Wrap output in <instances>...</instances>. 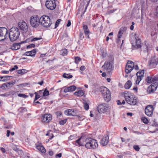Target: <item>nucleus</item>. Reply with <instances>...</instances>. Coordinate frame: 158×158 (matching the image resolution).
<instances>
[{
  "label": "nucleus",
  "instance_id": "1",
  "mask_svg": "<svg viewBox=\"0 0 158 158\" xmlns=\"http://www.w3.org/2000/svg\"><path fill=\"white\" fill-rule=\"evenodd\" d=\"M20 35L19 29L16 27L10 29L9 31V36L11 41H14L19 38Z\"/></svg>",
  "mask_w": 158,
  "mask_h": 158
},
{
  "label": "nucleus",
  "instance_id": "2",
  "mask_svg": "<svg viewBox=\"0 0 158 158\" xmlns=\"http://www.w3.org/2000/svg\"><path fill=\"white\" fill-rule=\"evenodd\" d=\"M113 59L112 57H110L105 62L102 67L104 71L110 72L113 69Z\"/></svg>",
  "mask_w": 158,
  "mask_h": 158
},
{
  "label": "nucleus",
  "instance_id": "3",
  "mask_svg": "<svg viewBox=\"0 0 158 158\" xmlns=\"http://www.w3.org/2000/svg\"><path fill=\"white\" fill-rule=\"evenodd\" d=\"M85 147L89 149H94L98 146L96 140L91 138H88L86 139Z\"/></svg>",
  "mask_w": 158,
  "mask_h": 158
},
{
  "label": "nucleus",
  "instance_id": "4",
  "mask_svg": "<svg viewBox=\"0 0 158 158\" xmlns=\"http://www.w3.org/2000/svg\"><path fill=\"white\" fill-rule=\"evenodd\" d=\"M134 68L136 70L139 69V68L137 65H135L133 62L130 60L128 61L125 68V73L127 74L130 73Z\"/></svg>",
  "mask_w": 158,
  "mask_h": 158
},
{
  "label": "nucleus",
  "instance_id": "5",
  "mask_svg": "<svg viewBox=\"0 0 158 158\" xmlns=\"http://www.w3.org/2000/svg\"><path fill=\"white\" fill-rule=\"evenodd\" d=\"M100 91L101 92L105 100L107 102L109 101L110 99V90L105 87H102L100 88Z\"/></svg>",
  "mask_w": 158,
  "mask_h": 158
},
{
  "label": "nucleus",
  "instance_id": "6",
  "mask_svg": "<svg viewBox=\"0 0 158 158\" xmlns=\"http://www.w3.org/2000/svg\"><path fill=\"white\" fill-rule=\"evenodd\" d=\"M40 23L43 27H48L51 25V22L49 17L46 15H43L40 18Z\"/></svg>",
  "mask_w": 158,
  "mask_h": 158
},
{
  "label": "nucleus",
  "instance_id": "7",
  "mask_svg": "<svg viewBox=\"0 0 158 158\" xmlns=\"http://www.w3.org/2000/svg\"><path fill=\"white\" fill-rule=\"evenodd\" d=\"M40 18L37 16H32L30 19V24L33 27H37L40 23Z\"/></svg>",
  "mask_w": 158,
  "mask_h": 158
},
{
  "label": "nucleus",
  "instance_id": "8",
  "mask_svg": "<svg viewBox=\"0 0 158 158\" xmlns=\"http://www.w3.org/2000/svg\"><path fill=\"white\" fill-rule=\"evenodd\" d=\"M46 7L50 10L54 9L56 7V2L55 0H47L45 2Z\"/></svg>",
  "mask_w": 158,
  "mask_h": 158
},
{
  "label": "nucleus",
  "instance_id": "9",
  "mask_svg": "<svg viewBox=\"0 0 158 158\" xmlns=\"http://www.w3.org/2000/svg\"><path fill=\"white\" fill-rule=\"evenodd\" d=\"M8 30L5 27H0V41L5 40L8 36Z\"/></svg>",
  "mask_w": 158,
  "mask_h": 158
},
{
  "label": "nucleus",
  "instance_id": "10",
  "mask_svg": "<svg viewBox=\"0 0 158 158\" xmlns=\"http://www.w3.org/2000/svg\"><path fill=\"white\" fill-rule=\"evenodd\" d=\"M134 37L136 40L135 44V45L133 43H132V46L133 47H134V48H140L142 45L140 39L139 38V36L137 35L136 33L134 34Z\"/></svg>",
  "mask_w": 158,
  "mask_h": 158
},
{
  "label": "nucleus",
  "instance_id": "11",
  "mask_svg": "<svg viewBox=\"0 0 158 158\" xmlns=\"http://www.w3.org/2000/svg\"><path fill=\"white\" fill-rule=\"evenodd\" d=\"M158 64V57L154 56L151 58L149 62V66L151 68H154L156 67Z\"/></svg>",
  "mask_w": 158,
  "mask_h": 158
},
{
  "label": "nucleus",
  "instance_id": "12",
  "mask_svg": "<svg viewBox=\"0 0 158 158\" xmlns=\"http://www.w3.org/2000/svg\"><path fill=\"white\" fill-rule=\"evenodd\" d=\"M126 100L128 104L132 105H135L137 102L136 98L133 95H130Z\"/></svg>",
  "mask_w": 158,
  "mask_h": 158
},
{
  "label": "nucleus",
  "instance_id": "13",
  "mask_svg": "<svg viewBox=\"0 0 158 158\" xmlns=\"http://www.w3.org/2000/svg\"><path fill=\"white\" fill-rule=\"evenodd\" d=\"M158 85V83L157 82H155L151 84L148 86V91L149 93H151L154 92L156 89Z\"/></svg>",
  "mask_w": 158,
  "mask_h": 158
},
{
  "label": "nucleus",
  "instance_id": "14",
  "mask_svg": "<svg viewBox=\"0 0 158 158\" xmlns=\"http://www.w3.org/2000/svg\"><path fill=\"white\" fill-rule=\"evenodd\" d=\"M144 73V70H141L136 73L137 78L136 81V84H139V82L142 80V78L143 77Z\"/></svg>",
  "mask_w": 158,
  "mask_h": 158
},
{
  "label": "nucleus",
  "instance_id": "15",
  "mask_svg": "<svg viewBox=\"0 0 158 158\" xmlns=\"http://www.w3.org/2000/svg\"><path fill=\"white\" fill-rule=\"evenodd\" d=\"M146 81L147 83H151L153 82L158 81V77L151 75L147 77Z\"/></svg>",
  "mask_w": 158,
  "mask_h": 158
},
{
  "label": "nucleus",
  "instance_id": "16",
  "mask_svg": "<svg viewBox=\"0 0 158 158\" xmlns=\"http://www.w3.org/2000/svg\"><path fill=\"white\" fill-rule=\"evenodd\" d=\"M52 119V117L51 114H46L43 115L42 119L43 122L48 123Z\"/></svg>",
  "mask_w": 158,
  "mask_h": 158
},
{
  "label": "nucleus",
  "instance_id": "17",
  "mask_svg": "<svg viewBox=\"0 0 158 158\" xmlns=\"http://www.w3.org/2000/svg\"><path fill=\"white\" fill-rule=\"evenodd\" d=\"M18 25L20 28L23 31H26L27 29V25L24 21H21L19 22Z\"/></svg>",
  "mask_w": 158,
  "mask_h": 158
},
{
  "label": "nucleus",
  "instance_id": "18",
  "mask_svg": "<svg viewBox=\"0 0 158 158\" xmlns=\"http://www.w3.org/2000/svg\"><path fill=\"white\" fill-rule=\"evenodd\" d=\"M109 139V138L108 135H104L100 142L101 144L103 146H106L108 143Z\"/></svg>",
  "mask_w": 158,
  "mask_h": 158
},
{
  "label": "nucleus",
  "instance_id": "19",
  "mask_svg": "<svg viewBox=\"0 0 158 158\" xmlns=\"http://www.w3.org/2000/svg\"><path fill=\"white\" fill-rule=\"evenodd\" d=\"M15 80L9 82L5 83L2 85V87L4 89H6V88H10L12 87V85L15 84Z\"/></svg>",
  "mask_w": 158,
  "mask_h": 158
},
{
  "label": "nucleus",
  "instance_id": "20",
  "mask_svg": "<svg viewBox=\"0 0 158 158\" xmlns=\"http://www.w3.org/2000/svg\"><path fill=\"white\" fill-rule=\"evenodd\" d=\"M76 110L74 109H67L65 111V114L69 116H75L77 113Z\"/></svg>",
  "mask_w": 158,
  "mask_h": 158
},
{
  "label": "nucleus",
  "instance_id": "21",
  "mask_svg": "<svg viewBox=\"0 0 158 158\" xmlns=\"http://www.w3.org/2000/svg\"><path fill=\"white\" fill-rule=\"evenodd\" d=\"M83 28L85 35L86 36V37L87 38H89V34L90 31L89 29H88L87 26L83 24Z\"/></svg>",
  "mask_w": 158,
  "mask_h": 158
},
{
  "label": "nucleus",
  "instance_id": "22",
  "mask_svg": "<svg viewBox=\"0 0 158 158\" xmlns=\"http://www.w3.org/2000/svg\"><path fill=\"white\" fill-rule=\"evenodd\" d=\"M89 4V1L88 0H84L83 2L81 3L80 5V7L81 8H84L85 10L86 9Z\"/></svg>",
  "mask_w": 158,
  "mask_h": 158
},
{
  "label": "nucleus",
  "instance_id": "23",
  "mask_svg": "<svg viewBox=\"0 0 158 158\" xmlns=\"http://www.w3.org/2000/svg\"><path fill=\"white\" fill-rule=\"evenodd\" d=\"M36 148L42 153H44L45 152V149L44 148L42 145L41 143H37L36 144Z\"/></svg>",
  "mask_w": 158,
  "mask_h": 158
},
{
  "label": "nucleus",
  "instance_id": "24",
  "mask_svg": "<svg viewBox=\"0 0 158 158\" xmlns=\"http://www.w3.org/2000/svg\"><path fill=\"white\" fill-rule=\"evenodd\" d=\"M36 53V51L35 49H34L30 51L27 52H25V55L27 56H34Z\"/></svg>",
  "mask_w": 158,
  "mask_h": 158
},
{
  "label": "nucleus",
  "instance_id": "25",
  "mask_svg": "<svg viewBox=\"0 0 158 158\" xmlns=\"http://www.w3.org/2000/svg\"><path fill=\"white\" fill-rule=\"evenodd\" d=\"M20 43L14 44L10 47V49L13 50L19 49L20 47Z\"/></svg>",
  "mask_w": 158,
  "mask_h": 158
},
{
  "label": "nucleus",
  "instance_id": "26",
  "mask_svg": "<svg viewBox=\"0 0 158 158\" xmlns=\"http://www.w3.org/2000/svg\"><path fill=\"white\" fill-rule=\"evenodd\" d=\"M153 109H145V114L148 116H151L153 113Z\"/></svg>",
  "mask_w": 158,
  "mask_h": 158
},
{
  "label": "nucleus",
  "instance_id": "27",
  "mask_svg": "<svg viewBox=\"0 0 158 158\" xmlns=\"http://www.w3.org/2000/svg\"><path fill=\"white\" fill-rule=\"evenodd\" d=\"M132 85L131 82L130 81H127L124 87L127 89L130 88Z\"/></svg>",
  "mask_w": 158,
  "mask_h": 158
},
{
  "label": "nucleus",
  "instance_id": "28",
  "mask_svg": "<svg viewBox=\"0 0 158 158\" xmlns=\"http://www.w3.org/2000/svg\"><path fill=\"white\" fill-rule=\"evenodd\" d=\"M123 31L122 28H121L120 30L118 31V40L117 41V42H118L119 40V39L121 37L122 34H123Z\"/></svg>",
  "mask_w": 158,
  "mask_h": 158
},
{
  "label": "nucleus",
  "instance_id": "29",
  "mask_svg": "<svg viewBox=\"0 0 158 158\" xmlns=\"http://www.w3.org/2000/svg\"><path fill=\"white\" fill-rule=\"evenodd\" d=\"M74 94L75 95L79 97H81L84 95V93L83 90H79L78 91L75 92Z\"/></svg>",
  "mask_w": 158,
  "mask_h": 158
},
{
  "label": "nucleus",
  "instance_id": "30",
  "mask_svg": "<svg viewBox=\"0 0 158 158\" xmlns=\"http://www.w3.org/2000/svg\"><path fill=\"white\" fill-rule=\"evenodd\" d=\"M95 111H98L99 113H104L109 111V109H94Z\"/></svg>",
  "mask_w": 158,
  "mask_h": 158
},
{
  "label": "nucleus",
  "instance_id": "31",
  "mask_svg": "<svg viewBox=\"0 0 158 158\" xmlns=\"http://www.w3.org/2000/svg\"><path fill=\"white\" fill-rule=\"evenodd\" d=\"M17 72L18 74H20L22 75L26 73L27 71L25 69H23L22 70H17Z\"/></svg>",
  "mask_w": 158,
  "mask_h": 158
},
{
  "label": "nucleus",
  "instance_id": "32",
  "mask_svg": "<svg viewBox=\"0 0 158 158\" xmlns=\"http://www.w3.org/2000/svg\"><path fill=\"white\" fill-rule=\"evenodd\" d=\"M11 76H7L2 77V81H6L10 80V77Z\"/></svg>",
  "mask_w": 158,
  "mask_h": 158
},
{
  "label": "nucleus",
  "instance_id": "33",
  "mask_svg": "<svg viewBox=\"0 0 158 158\" xmlns=\"http://www.w3.org/2000/svg\"><path fill=\"white\" fill-rule=\"evenodd\" d=\"M63 77L65 78L70 79L73 77V76L72 75H70L69 74H66L65 73H64L63 75Z\"/></svg>",
  "mask_w": 158,
  "mask_h": 158
},
{
  "label": "nucleus",
  "instance_id": "34",
  "mask_svg": "<svg viewBox=\"0 0 158 158\" xmlns=\"http://www.w3.org/2000/svg\"><path fill=\"white\" fill-rule=\"evenodd\" d=\"M141 120L143 123L146 124H147L149 123V121L148 119L144 117H142Z\"/></svg>",
  "mask_w": 158,
  "mask_h": 158
},
{
  "label": "nucleus",
  "instance_id": "35",
  "mask_svg": "<svg viewBox=\"0 0 158 158\" xmlns=\"http://www.w3.org/2000/svg\"><path fill=\"white\" fill-rule=\"evenodd\" d=\"M69 88V92H73L76 89V87L74 85H72L70 87H68Z\"/></svg>",
  "mask_w": 158,
  "mask_h": 158
},
{
  "label": "nucleus",
  "instance_id": "36",
  "mask_svg": "<svg viewBox=\"0 0 158 158\" xmlns=\"http://www.w3.org/2000/svg\"><path fill=\"white\" fill-rule=\"evenodd\" d=\"M61 53L63 56H65L67 53V51L66 49H64L61 51Z\"/></svg>",
  "mask_w": 158,
  "mask_h": 158
},
{
  "label": "nucleus",
  "instance_id": "37",
  "mask_svg": "<svg viewBox=\"0 0 158 158\" xmlns=\"http://www.w3.org/2000/svg\"><path fill=\"white\" fill-rule=\"evenodd\" d=\"M106 105L104 104H102L99 105L97 107V109H105Z\"/></svg>",
  "mask_w": 158,
  "mask_h": 158
},
{
  "label": "nucleus",
  "instance_id": "38",
  "mask_svg": "<svg viewBox=\"0 0 158 158\" xmlns=\"http://www.w3.org/2000/svg\"><path fill=\"white\" fill-rule=\"evenodd\" d=\"M133 148L136 151H139L140 148L139 147V146L138 145H134L133 146Z\"/></svg>",
  "mask_w": 158,
  "mask_h": 158
},
{
  "label": "nucleus",
  "instance_id": "39",
  "mask_svg": "<svg viewBox=\"0 0 158 158\" xmlns=\"http://www.w3.org/2000/svg\"><path fill=\"white\" fill-rule=\"evenodd\" d=\"M67 121V119H65L63 120H62L60 121L59 123L60 125H63L65 123H66Z\"/></svg>",
  "mask_w": 158,
  "mask_h": 158
},
{
  "label": "nucleus",
  "instance_id": "40",
  "mask_svg": "<svg viewBox=\"0 0 158 158\" xmlns=\"http://www.w3.org/2000/svg\"><path fill=\"white\" fill-rule=\"evenodd\" d=\"M81 60L80 58L79 57H76L75 58V62L76 64H78V62Z\"/></svg>",
  "mask_w": 158,
  "mask_h": 158
},
{
  "label": "nucleus",
  "instance_id": "41",
  "mask_svg": "<svg viewBox=\"0 0 158 158\" xmlns=\"http://www.w3.org/2000/svg\"><path fill=\"white\" fill-rule=\"evenodd\" d=\"M49 94V91L48 90H47L46 89L44 91L43 94V95L44 96H48Z\"/></svg>",
  "mask_w": 158,
  "mask_h": 158
},
{
  "label": "nucleus",
  "instance_id": "42",
  "mask_svg": "<svg viewBox=\"0 0 158 158\" xmlns=\"http://www.w3.org/2000/svg\"><path fill=\"white\" fill-rule=\"evenodd\" d=\"M128 92H125L124 93V97L126 100L127 99V98H128L130 96L128 95Z\"/></svg>",
  "mask_w": 158,
  "mask_h": 158
},
{
  "label": "nucleus",
  "instance_id": "43",
  "mask_svg": "<svg viewBox=\"0 0 158 158\" xmlns=\"http://www.w3.org/2000/svg\"><path fill=\"white\" fill-rule=\"evenodd\" d=\"M35 98L34 100V101H36V100H37V99H39V98H40V95H38V93L37 92H35Z\"/></svg>",
  "mask_w": 158,
  "mask_h": 158
},
{
  "label": "nucleus",
  "instance_id": "44",
  "mask_svg": "<svg viewBox=\"0 0 158 158\" xmlns=\"http://www.w3.org/2000/svg\"><path fill=\"white\" fill-rule=\"evenodd\" d=\"M18 96L19 97H22V98H27L28 97V96H27L25 94H18Z\"/></svg>",
  "mask_w": 158,
  "mask_h": 158
},
{
  "label": "nucleus",
  "instance_id": "45",
  "mask_svg": "<svg viewBox=\"0 0 158 158\" xmlns=\"http://www.w3.org/2000/svg\"><path fill=\"white\" fill-rule=\"evenodd\" d=\"M81 139V137L79 138L78 139L76 140V143L78 144V145L80 146L82 145V144L80 142V140Z\"/></svg>",
  "mask_w": 158,
  "mask_h": 158
},
{
  "label": "nucleus",
  "instance_id": "46",
  "mask_svg": "<svg viewBox=\"0 0 158 158\" xmlns=\"http://www.w3.org/2000/svg\"><path fill=\"white\" fill-rule=\"evenodd\" d=\"M18 68V67L17 65H15L14 66V67L10 69V71H12L14 70H15V69H17Z\"/></svg>",
  "mask_w": 158,
  "mask_h": 158
},
{
  "label": "nucleus",
  "instance_id": "47",
  "mask_svg": "<svg viewBox=\"0 0 158 158\" xmlns=\"http://www.w3.org/2000/svg\"><path fill=\"white\" fill-rule=\"evenodd\" d=\"M35 47V45L34 44H31L27 46V48H34Z\"/></svg>",
  "mask_w": 158,
  "mask_h": 158
},
{
  "label": "nucleus",
  "instance_id": "48",
  "mask_svg": "<svg viewBox=\"0 0 158 158\" xmlns=\"http://www.w3.org/2000/svg\"><path fill=\"white\" fill-rule=\"evenodd\" d=\"M61 20L60 19H59L56 21V24H55V27H57L58 26L59 24V23Z\"/></svg>",
  "mask_w": 158,
  "mask_h": 158
},
{
  "label": "nucleus",
  "instance_id": "49",
  "mask_svg": "<svg viewBox=\"0 0 158 158\" xmlns=\"http://www.w3.org/2000/svg\"><path fill=\"white\" fill-rule=\"evenodd\" d=\"M79 36H80V38L81 40H82V39H83L84 38V36L83 34V33L81 32Z\"/></svg>",
  "mask_w": 158,
  "mask_h": 158
},
{
  "label": "nucleus",
  "instance_id": "50",
  "mask_svg": "<svg viewBox=\"0 0 158 158\" xmlns=\"http://www.w3.org/2000/svg\"><path fill=\"white\" fill-rule=\"evenodd\" d=\"M41 39V38H39L35 37V38H34L31 39V41H35L37 40H40Z\"/></svg>",
  "mask_w": 158,
  "mask_h": 158
},
{
  "label": "nucleus",
  "instance_id": "51",
  "mask_svg": "<svg viewBox=\"0 0 158 158\" xmlns=\"http://www.w3.org/2000/svg\"><path fill=\"white\" fill-rule=\"evenodd\" d=\"M153 106L152 105H148L146 106L145 109H148L150 108L151 109H153Z\"/></svg>",
  "mask_w": 158,
  "mask_h": 158
},
{
  "label": "nucleus",
  "instance_id": "52",
  "mask_svg": "<svg viewBox=\"0 0 158 158\" xmlns=\"http://www.w3.org/2000/svg\"><path fill=\"white\" fill-rule=\"evenodd\" d=\"M84 106L85 109H89V105L88 104L86 103H84Z\"/></svg>",
  "mask_w": 158,
  "mask_h": 158
},
{
  "label": "nucleus",
  "instance_id": "53",
  "mask_svg": "<svg viewBox=\"0 0 158 158\" xmlns=\"http://www.w3.org/2000/svg\"><path fill=\"white\" fill-rule=\"evenodd\" d=\"M56 114L57 116H60L61 115L62 113L61 112L57 111L56 113Z\"/></svg>",
  "mask_w": 158,
  "mask_h": 158
},
{
  "label": "nucleus",
  "instance_id": "54",
  "mask_svg": "<svg viewBox=\"0 0 158 158\" xmlns=\"http://www.w3.org/2000/svg\"><path fill=\"white\" fill-rule=\"evenodd\" d=\"M0 150L3 153H5L6 152V150L5 149L2 147H1L0 148Z\"/></svg>",
  "mask_w": 158,
  "mask_h": 158
},
{
  "label": "nucleus",
  "instance_id": "55",
  "mask_svg": "<svg viewBox=\"0 0 158 158\" xmlns=\"http://www.w3.org/2000/svg\"><path fill=\"white\" fill-rule=\"evenodd\" d=\"M64 92L65 93H67L69 92V87L65 88L64 89Z\"/></svg>",
  "mask_w": 158,
  "mask_h": 158
},
{
  "label": "nucleus",
  "instance_id": "56",
  "mask_svg": "<svg viewBox=\"0 0 158 158\" xmlns=\"http://www.w3.org/2000/svg\"><path fill=\"white\" fill-rule=\"evenodd\" d=\"M9 71L2 70V71L1 72L3 73L8 74L9 73Z\"/></svg>",
  "mask_w": 158,
  "mask_h": 158
},
{
  "label": "nucleus",
  "instance_id": "57",
  "mask_svg": "<svg viewBox=\"0 0 158 158\" xmlns=\"http://www.w3.org/2000/svg\"><path fill=\"white\" fill-rule=\"evenodd\" d=\"M15 93V91H12L9 92L8 94H9V95H14Z\"/></svg>",
  "mask_w": 158,
  "mask_h": 158
},
{
  "label": "nucleus",
  "instance_id": "58",
  "mask_svg": "<svg viewBox=\"0 0 158 158\" xmlns=\"http://www.w3.org/2000/svg\"><path fill=\"white\" fill-rule=\"evenodd\" d=\"M1 96L7 97L9 96L8 93H5L3 94H2L1 95Z\"/></svg>",
  "mask_w": 158,
  "mask_h": 158
},
{
  "label": "nucleus",
  "instance_id": "59",
  "mask_svg": "<svg viewBox=\"0 0 158 158\" xmlns=\"http://www.w3.org/2000/svg\"><path fill=\"white\" fill-rule=\"evenodd\" d=\"M71 23L70 21L69 20L68 21V23L66 25L67 27H69L71 25Z\"/></svg>",
  "mask_w": 158,
  "mask_h": 158
},
{
  "label": "nucleus",
  "instance_id": "60",
  "mask_svg": "<svg viewBox=\"0 0 158 158\" xmlns=\"http://www.w3.org/2000/svg\"><path fill=\"white\" fill-rule=\"evenodd\" d=\"M10 130H7V134H6V136L7 137H9L10 135Z\"/></svg>",
  "mask_w": 158,
  "mask_h": 158
},
{
  "label": "nucleus",
  "instance_id": "61",
  "mask_svg": "<svg viewBox=\"0 0 158 158\" xmlns=\"http://www.w3.org/2000/svg\"><path fill=\"white\" fill-rule=\"evenodd\" d=\"M85 69V67L84 66H82L80 68L81 70L83 71Z\"/></svg>",
  "mask_w": 158,
  "mask_h": 158
},
{
  "label": "nucleus",
  "instance_id": "62",
  "mask_svg": "<svg viewBox=\"0 0 158 158\" xmlns=\"http://www.w3.org/2000/svg\"><path fill=\"white\" fill-rule=\"evenodd\" d=\"M0 119L1 120L3 121L5 123L6 122V120H5V119L3 117H1Z\"/></svg>",
  "mask_w": 158,
  "mask_h": 158
},
{
  "label": "nucleus",
  "instance_id": "63",
  "mask_svg": "<svg viewBox=\"0 0 158 158\" xmlns=\"http://www.w3.org/2000/svg\"><path fill=\"white\" fill-rule=\"evenodd\" d=\"M155 15L158 18V6L156 9V12Z\"/></svg>",
  "mask_w": 158,
  "mask_h": 158
},
{
  "label": "nucleus",
  "instance_id": "64",
  "mask_svg": "<svg viewBox=\"0 0 158 158\" xmlns=\"http://www.w3.org/2000/svg\"><path fill=\"white\" fill-rule=\"evenodd\" d=\"M62 154L61 153H60L56 155V157H58L59 158H60Z\"/></svg>",
  "mask_w": 158,
  "mask_h": 158
}]
</instances>
